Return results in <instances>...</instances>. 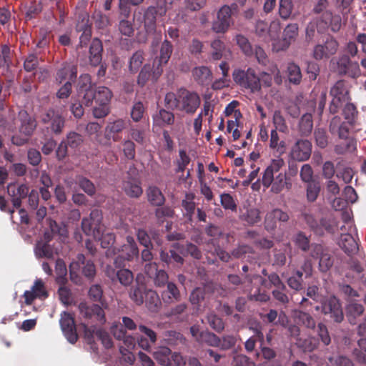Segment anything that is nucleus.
<instances>
[{
	"label": "nucleus",
	"mask_w": 366,
	"mask_h": 366,
	"mask_svg": "<svg viewBox=\"0 0 366 366\" xmlns=\"http://www.w3.org/2000/svg\"><path fill=\"white\" fill-rule=\"evenodd\" d=\"M207 321L209 326L218 333L222 332L224 330L223 320L215 314H209L207 316Z\"/></svg>",
	"instance_id": "052dcab7"
},
{
	"label": "nucleus",
	"mask_w": 366,
	"mask_h": 366,
	"mask_svg": "<svg viewBox=\"0 0 366 366\" xmlns=\"http://www.w3.org/2000/svg\"><path fill=\"white\" fill-rule=\"evenodd\" d=\"M76 182L79 187L89 196H93L96 193V187L93 182L86 177L78 176Z\"/></svg>",
	"instance_id": "8fccbe9b"
},
{
	"label": "nucleus",
	"mask_w": 366,
	"mask_h": 366,
	"mask_svg": "<svg viewBox=\"0 0 366 366\" xmlns=\"http://www.w3.org/2000/svg\"><path fill=\"white\" fill-rule=\"evenodd\" d=\"M342 26V19L340 15L333 14L331 11L324 12L320 17L310 21L305 29V39L307 42L313 41L316 30L318 33H324L328 29L334 32H338Z\"/></svg>",
	"instance_id": "f03ea898"
},
{
	"label": "nucleus",
	"mask_w": 366,
	"mask_h": 366,
	"mask_svg": "<svg viewBox=\"0 0 366 366\" xmlns=\"http://www.w3.org/2000/svg\"><path fill=\"white\" fill-rule=\"evenodd\" d=\"M302 282L303 274L300 270H296L287 280L288 286L296 291H300L302 289Z\"/></svg>",
	"instance_id": "5fc2aeb1"
},
{
	"label": "nucleus",
	"mask_w": 366,
	"mask_h": 366,
	"mask_svg": "<svg viewBox=\"0 0 366 366\" xmlns=\"http://www.w3.org/2000/svg\"><path fill=\"white\" fill-rule=\"evenodd\" d=\"M294 318L297 323L302 324L308 329H314L315 327L316 322L309 313L296 310L294 314Z\"/></svg>",
	"instance_id": "a19ab883"
},
{
	"label": "nucleus",
	"mask_w": 366,
	"mask_h": 366,
	"mask_svg": "<svg viewBox=\"0 0 366 366\" xmlns=\"http://www.w3.org/2000/svg\"><path fill=\"white\" fill-rule=\"evenodd\" d=\"M175 247L184 256L190 255L196 259H200L202 258L201 250L197 245L191 242H187L185 244H175Z\"/></svg>",
	"instance_id": "f704fd0d"
},
{
	"label": "nucleus",
	"mask_w": 366,
	"mask_h": 366,
	"mask_svg": "<svg viewBox=\"0 0 366 366\" xmlns=\"http://www.w3.org/2000/svg\"><path fill=\"white\" fill-rule=\"evenodd\" d=\"M284 165L285 162L282 158L273 159L262 176V184L267 188L271 186V191L276 194L281 192L285 188L290 189L292 187V183L286 174L279 173L276 177H274Z\"/></svg>",
	"instance_id": "7ed1b4c3"
},
{
	"label": "nucleus",
	"mask_w": 366,
	"mask_h": 366,
	"mask_svg": "<svg viewBox=\"0 0 366 366\" xmlns=\"http://www.w3.org/2000/svg\"><path fill=\"white\" fill-rule=\"evenodd\" d=\"M330 94L340 100L346 102L350 99L349 85L345 80L337 81L330 89Z\"/></svg>",
	"instance_id": "c85d7f7f"
},
{
	"label": "nucleus",
	"mask_w": 366,
	"mask_h": 366,
	"mask_svg": "<svg viewBox=\"0 0 366 366\" xmlns=\"http://www.w3.org/2000/svg\"><path fill=\"white\" fill-rule=\"evenodd\" d=\"M112 96V92L108 87L99 86L96 89V103L98 104L109 105Z\"/></svg>",
	"instance_id": "79ce46f5"
},
{
	"label": "nucleus",
	"mask_w": 366,
	"mask_h": 366,
	"mask_svg": "<svg viewBox=\"0 0 366 366\" xmlns=\"http://www.w3.org/2000/svg\"><path fill=\"white\" fill-rule=\"evenodd\" d=\"M318 226L320 231L315 232L317 234H323L324 231L333 234L337 228V223L332 218L322 217L319 219Z\"/></svg>",
	"instance_id": "37998d69"
},
{
	"label": "nucleus",
	"mask_w": 366,
	"mask_h": 366,
	"mask_svg": "<svg viewBox=\"0 0 366 366\" xmlns=\"http://www.w3.org/2000/svg\"><path fill=\"white\" fill-rule=\"evenodd\" d=\"M102 212L99 209L91 211L89 217L81 220V229L87 236H92L94 239H99L104 232V227L102 224Z\"/></svg>",
	"instance_id": "39448f33"
},
{
	"label": "nucleus",
	"mask_w": 366,
	"mask_h": 366,
	"mask_svg": "<svg viewBox=\"0 0 366 366\" xmlns=\"http://www.w3.org/2000/svg\"><path fill=\"white\" fill-rule=\"evenodd\" d=\"M337 71L340 75H347L355 78L360 74L357 62L352 61L348 56L343 55L337 61Z\"/></svg>",
	"instance_id": "dca6fc26"
},
{
	"label": "nucleus",
	"mask_w": 366,
	"mask_h": 366,
	"mask_svg": "<svg viewBox=\"0 0 366 366\" xmlns=\"http://www.w3.org/2000/svg\"><path fill=\"white\" fill-rule=\"evenodd\" d=\"M164 105L171 110H179L189 114L196 112L201 104L199 95L182 87L176 93L168 92L164 97Z\"/></svg>",
	"instance_id": "f257e3e1"
},
{
	"label": "nucleus",
	"mask_w": 366,
	"mask_h": 366,
	"mask_svg": "<svg viewBox=\"0 0 366 366\" xmlns=\"http://www.w3.org/2000/svg\"><path fill=\"white\" fill-rule=\"evenodd\" d=\"M162 297L164 303L171 304L179 302L181 299V294L177 285L170 282L167 283V290L162 292Z\"/></svg>",
	"instance_id": "7c9ffc66"
},
{
	"label": "nucleus",
	"mask_w": 366,
	"mask_h": 366,
	"mask_svg": "<svg viewBox=\"0 0 366 366\" xmlns=\"http://www.w3.org/2000/svg\"><path fill=\"white\" fill-rule=\"evenodd\" d=\"M36 38V46L37 48L44 49L48 46L50 43V31L46 28H40Z\"/></svg>",
	"instance_id": "4d7b16f0"
},
{
	"label": "nucleus",
	"mask_w": 366,
	"mask_h": 366,
	"mask_svg": "<svg viewBox=\"0 0 366 366\" xmlns=\"http://www.w3.org/2000/svg\"><path fill=\"white\" fill-rule=\"evenodd\" d=\"M363 312V305L357 302L350 303L346 308L347 317L351 324H355L356 317L362 315Z\"/></svg>",
	"instance_id": "c03bdc74"
},
{
	"label": "nucleus",
	"mask_w": 366,
	"mask_h": 366,
	"mask_svg": "<svg viewBox=\"0 0 366 366\" xmlns=\"http://www.w3.org/2000/svg\"><path fill=\"white\" fill-rule=\"evenodd\" d=\"M66 144L71 149H76L83 143L84 138L81 134L70 132L66 134V139H64Z\"/></svg>",
	"instance_id": "e2e57ef3"
},
{
	"label": "nucleus",
	"mask_w": 366,
	"mask_h": 366,
	"mask_svg": "<svg viewBox=\"0 0 366 366\" xmlns=\"http://www.w3.org/2000/svg\"><path fill=\"white\" fill-rule=\"evenodd\" d=\"M117 250L118 256L115 258L114 262L117 267L123 265L124 261H131L139 255L137 245L134 239L131 236L127 237V243L117 249Z\"/></svg>",
	"instance_id": "1a4fd4ad"
},
{
	"label": "nucleus",
	"mask_w": 366,
	"mask_h": 366,
	"mask_svg": "<svg viewBox=\"0 0 366 366\" xmlns=\"http://www.w3.org/2000/svg\"><path fill=\"white\" fill-rule=\"evenodd\" d=\"M287 73L288 79L290 83L296 85L300 84L302 76L301 69L297 64L294 62L289 63L287 66Z\"/></svg>",
	"instance_id": "49530a36"
},
{
	"label": "nucleus",
	"mask_w": 366,
	"mask_h": 366,
	"mask_svg": "<svg viewBox=\"0 0 366 366\" xmlns=\"http://www.w3.org/2000/svg\"><path fill=\"white\" fill-rule=\"evenodd\" d=\"M340 246L349 255L358 251V244L350 234H342L341 235Z\"/></svg>",
	"instance_id": "2f4dec72"
},
{
	"label": "nucleus",
	"mask_w": 366,
	"mask_h": 366,
	"mask_svg": "<svg viewBox=\"0 0 366 366\" xmlns=\"http://www.w3.org/2000/svg\"><path fill=\"white\" fill-rule=\"evenodd\" d=\"M144 59L143 51H137L129 59V69L132 73H137L142 66Z\"/></svg>",
	"instance_id": "603ef678"
},
{
	"label": "nucleus",
	"mask_w": 366,
	"mask_h": 366,
	"mask_svg": "<svg viewBox=\"0 0 366 366\" xmlns=\"http://www.w3.org/2000/svg\"><path fill=\"white\" fill-rule=\"evenodd\" d=\"M89 297L94 302H98L104 305V300L103 298V290L99 285H93L89 290Z\"/></svg>",
	"instance_id": "338daca9"
},
{
	"label": "nucleus",
	"mask_w": 366,
	"mask_h": 366,
	"mask_svg": "<svg viewBox=\"0 0 366 366\" xmlns=\"http://www.w3.org/2000/svg\"><path fill=\"white\" fill-rule=\"evenodd\" d=\"M269 147L279 154H283L285 151V142L280 140L277 130L272 129L270 133Z\"/></svg>",
	"instance_id": "09e8293b"
},
{
	"label": "nucleus",
	"mask_w": 366,
	"mask_h": 366,
	"mask_svg": "<svg viewBox=\"0 0 366 366\" xmlns=\"http://www.w3.org/2000/svg\"><path fill=\"white\" fill-rule=\"evenodd\" d=\"M155 217L159 223L162 224L166 218H172L174 215V210L169 206L158 207L154 211Z\"/></svg>",
	"instance_id": "864d4df0"
},
{
	"label": "nucleus",
	"mask_w": 366,
	"mask_h": 366,
	"mask_svg": "<svg viewBox=\"0 0 366 366\" xmlns=\"http://www.w3.org/2000/svg\"><path fill=\"white\" fill-rule=\"evenodd\" d=\"M241 341L239 335H224L220 337L219 347L222 350H228L234 348L238 342Z\"/></svg>",
	"instance_id": "a18cd8bd"
},
{
	"label": "nucleus",
	"mask_w": 366,
	"mask_h": 366,
	"mask_svg": "<svg viewBox=\"0 0 366 366\" xmlns=\"http://www.w3.org/2000/svg\"><path fill=\"white\" fill-rule=\"evenodd\" d=\"M171 354L172 351L169 347H162L154 352V358L162 365L172 366Z\"/></svg>",
	"instance_id": "ea45409f"
},
{
	"label": "nucleus",
	"mask_w": 366,
	"mask_h": 366,
	"mask_svg": "<svg viewBox=\"0 0 366 366\" xmlns=\"http://www.w3.org/2000/svg\"><path fill=\"white\" fill-rule=\"evenodd\" d=\"M211 56L213 60H219L222 59L225 45L222 41L219 39H214L211 43Z\"/></svg>",
	"instance_id": "13d9d810"
},
{
	"label": "nucleus",
	"mask_w": 366,
	"mask_h": 366,
	"mask_svg": "<svg viewBox=\"0 0 366 366\" xmlns=\"http://www.w3.org/2000/svg\"><path fill=\"white\" fill-rule=\"evenodd\" d=\"M35 254L37 257L53 259L54 256V248L47 242H38L35 247Z\"/></svg>",
	"instance_id": "58836bf2"
},
{
	"label": "nucleus",
	"mask_w": 366,
	"mask_h": 366,
	"mask_svg": "<svg viewBox=\"0 0 366 366\" xmlns=\"http://www.w3.org/2000/svg\"><path fill=\"white\" fill-rule=\"evenodd\" d=\"M69 269L71 280H73L76 269H81L84 276L88 279H93L96 275V267L93 261L86 260L83 254H77L76 260L70 264Z\"/></svg>",
	"instance_id": "9d476101"
},
{
	"label": "nucleus",
	"mask_w": 366,
	"mask_h": 366,
	"mask_svg": "<svg viewBox=\"0 0 366 366\" xmlns=\"http://www.w3.org/2000/svg\"><path fill=\"white\" fill-rule=\"evenodd\" d=\"M338 47V41L333 36H328L322 43L314 46L312 56L317 61L328 59L336 54Z\"/></svg>",
	"instance_id": "423d86ee"
},
{
	"label": "nucleus",
	"mask_w": 366,
	"mask_h": 366,
	"mask_svg": "<svg viewBox=\"0 0 366 366\" xmlns=\"http://www.w3.org/2000/svg\"><path fill=\"white\" fill-rule=\"evenodd\" d=\"M77 31H81L82 34L79 37L80 44L81 46L86 44V42L91 37V28L89 24V16L84 14L79 16L77 24L76 25Z\"/></svg>",
	"instance_id": "bb28decb"
},
{
	"label": "nucleus",
	"mask_w": 366,
	"mask_h": 366,
	"mask_svg": "<svg viewBox=\"0 0 366 366\" xmlns=\"http://www.w3.org/2000/svg\"><path fill=\"white\" fill-rule=\"evenodd\" d=\"M29 191V187L24 184L17 187L15 182H11L7 185V193L11 197L13 206L17 209L21 206V199L27 197Z\"/></svg>",
	"instance_id": "6ab92c4d"
},
{
	"label": "nucleus",
	"mask_w": 366,
	"mask_h": 366,
	"mask_svg": "<svg viewBox=\"0 0 366 366\" xmlns=\"http://www.w3.org/2000/svg\"><path fill=\"white\" fill-rule=\"evenodd\" d=\"M322 312L329 315L334 322L340 323L344 319L341 305L335 297H330L322 302Z\"/></svg>",
	"instance_id": "9b49d317"
},
{
	"label": "nucleus",
	"mask_w": 366,
	"mask_h": 366,
	"mask_svg": "<svg viewBox=\"0 0 366 366\" xmlns=\"http://www.w3.org/2000/svg\"><path fill=\"white\" fill-rule=\"evenodd\" d=\"M264 335L257 329L254 330V335L250 337L244 343V347L247 352H252L256 345L257 341L263 342Z\"/></svg>",
	"instance_id": "69168bd1"
},
{
	"label": "nucleus",
	"mask_w": 366,
	"mask_h": 366,
	"mask_svg": "<svg viewBox=\"0 0 366 366\" xmlns=\"http://www.w3.org/2000/svg\"><path fill=\"white\" fill-rule=\"evenodd\" d=\"M77 77V66L71 63H64L56 73L55 81L61 84L64 81L74 82Z\"/></svg>",
	"instance_id": "412c9836"
},
{
	"label": "nucleus",
	"mask_w": 366,
	"mask_h": 366,
	"mask_svg": "<svg viewBox=\"0 0 366 366\" xmlns=\"http://www.w3.org/2000/svg\"><path fill=\"white\" fill-rule=\"evenodd\" d=\"M48 296V292L41 279L35 280L31 290H26L24 293V302L26 305H31L36 299H45Z\"/></svg>",
	"instance_id": "a211bd4d"
},
{
	"label": "nucleus",
	"mask_w": 366,
	"mask_h": 366,
	"mask_svg": "<svg viewBox=\"0 0 366 366\" xmlns=\"http://www.w3.org/2000/svg\"><path fill=\"white\" fill-rule=\"evenodd\" d=\"M199 342L205 343L212 347H219L220 345V337L213 332L202 331Z\"/></svg>",
	"instance_id": "3c124183"
},
{
	"label": "nucleus",
	"mask_w": 366,
	"mask_h": 366,
	"mask_svg": "<svg viewBox=\"0 0 366 366\" xmlns=\"http://www.w3.org/2000/svg\"><path fill=\"white\" fill-rule=\"evenodd\" d=\"M147 195L149 202L156 207L164 205L165 197L159 188L156 186H150L147 190Z\"/></svg>",
	"instance_id": "473e14b6"
},
{
	"label": "nucleus",
	"mask_w": 366,
	"mask_h": 366,
	"mask_svg": "<svg viewBox=\"0 0 366 366\" xmlns=\"http://www.w3.org/2000/svg\"><path fill=\"white\" fill-rule=\"evenodd\" d=\"M154 123L159 127L172 125L174 122V114L164 109H159V112L153 117Z\"/></svg>",
	"instance_id": "72a5a7b5"
},
{
	"label": "nucleus",
	"mask_w": 366,
	"mask_h": 366,
	"mask_svg": "<svg viewBox=\"0 0 366 366\" xmlns=\"http://www.w3.org/2000/svg\"><path fill=\"white\" fill-rule=\"evenodd\" d=\"M145 303L148 310L151 312H157L161 306V301L158 294L152 290H147L145 296Z\"/></svg>",
	"instance_id": "e433bc0d"
},
{
	"label": "nucleus",
	"mask_w": 366,
	"mask_h": 366,
	"mask_svg": "<svg viewBox=\"0 0 366 366\" xmlns=\"http://www.w3.org/2000/svg\"><path fill=\"white\" fill-rule=\"evenodd\" d=\"M103 46L102 41L98 39L92 40L89 47V61L93 66L99 65L102 60Z\"/></svg>",
	"instance_id": "cd10ccee"
},
{
	"label": "nucleus",
	"mask_w": 366,
	"mask_h": 366,
	"mask_svg": "<svg viewBox=\"0 0 366 366\" xmlns=\"http://www.w3.org/2000/svg\"><path fill=\"white\" fill-rule=\"evenodd\" d=\"M311 256L313 258H319V267L321 272H327L333 265V259L327 249L322 244H317L312 246Z\"/></svg>",
	"instance_id": "2eb2a0df"
},
{
	"label": "nucleus",
	"mask_w": 366,
	"mask_h": 366,
	"mask_svg": "<svg viewBox=\"0 0 366 366\" xmlns=\"http://www.w3.org/2000/svg\"><path fill=\"white\" fill-rule=\"evenodd\" d=\"M173 51L172 43L165 39L161 45L159 54L154 60L152 76L155 81L162 75L163 67L168 63Z\"/></svg>",
	"instance_id": "0eeeda50"
},
{
	"label": "nucleus",
	"mask_w": 366,
	"mask_h": 366,
	"mask_svg": "<svg viewBox=\"0 0 366 366\" xmlns=\"http://www.w3.org/2000/svg\"><path fill=\"white\" fill-rule=\"evenodd\" d=\"M234 81L239 86L251 92L255 93L261 90L260 78L254 69L249 67L247 70L234 69L232 72Z\"/></svg>",
	"instance_id": "20e7f679"
},
{
	"label": "nucleus",
	"mask_w": 366,
	"mask_h": 366,
	"mask_svg": "<svg viewBox=\"0 0 366 366\" xmlns=\"http://www.w3.org/2000/svg\"><path fill=\"white\" fill-rule=\"evenodd\" d=\"M313 129L312 116L310 113H306L302 116L299 122V132L302 137L309 136Z\"/></svg>",
	"instance_id": "4c0bfd02"
},
{
	"label": "nucleus",
	"mask_w": 366,
	"mask_h": 366,
	"mask_svg": "<svg viewBox=\"0 0 366 366\" xmlns=\"http://www.w3.org/2000/svg\"><path fill=\"white\" fill-rule=\"evenodd\" d=\"M290 219L289 214L280 209H274L266 214L264 228L267 231H273L277 227V222H287Z\"/></svg>",
	"instance_id": "5701e85b"
},
{
	"label": "nucleus",
	"mask_w": 366,
	"mask_h": 366,
	"mask_svg": "<svg viewBox=\"0 0 366 366\" xmlns=\"http://www.w3.org/2000/svg\"><path fill=\"white\" fill-rule=\"evenodd\" d=\"M59 323L67 340L70 343L74 344L78 340V335L76 333L74 318L72 315L67 312H63L61 314Z\"/></svg>",
	"instance_id": "ddd939ff"
},
{
	"label": "nucleus",
	"mask_w": 366,
	"mask_h": 366,
	"mask_svg": "<svg viewBox=\"0 0 366 366\" xmlns=\"http://www.w3.org/2000/svg\"><path fill=\"white\" fill-rule=\"evenodd\" d=\"M94 88V84L92 81V76L89 74H82L79 76L76 85V92L79 96H81L82 92H86L88 89Z\"/></svg>",
	"instance_id": "de8ad7c7"
},
{
	"label": "nucleus",
	"mask_w": 366,
	"mask_h": 366,
	"mask_svg": "<svg viewBox=\"0 0 366 366\" xmlns=\"http://www.w3.org/2000/svg\"><path fill=\"white\" fill-rule=\"evenodd\" d=\"M144 0H119V8L120 15L127 18L131 13V6H137L143 2Z\"/></svg>",
	"instance_id": "6e6d98bb"
},
{
	"label": "nucleus",
	"mask_w": 366,
	"mask_h": 366,
	"mask_svg": "<svg viewBox=\"0 0 366 366\" xmlns=\"http://www.w3.org/2000/svg\"><path fill=\"white\" fill-rule=\"evenodd\" d=\"M299 26L296 23L288 24L283 31L282 39L275 45L277 51L286 50L298 35Z\"/></svg>",
	"instance_id": "4be33fe9"
},
{
	"label": "nucleus",
	"mask_w": 366,
	"mask_h": 366,
	"mask_svg": "<svg viewBox=\"0 0 366 366\" xmlns=\"http://www.w3.org/2000/svg\"><path fill=\"white\" fill-rule=\"evenodd\" d=\"M127 127V121L123 119H117L114 121H109L105 127V137L114 142L121 141L120 134Z\"/></svg>",
	"instance_id": "aec40b11"
},
{
	"label": "nucleus",
	"mask_w": 366,
	"mask_h": 366,
	"mask_svg": "<svg viewBox=\"0 0 366 366\" xmlns=\"http://www.w3.org/2000/svg\"><path fill=\"white\" fill-rule=\"evenodd\" d=\"M312 143L307 139H299L292 146L291 157L294 160L304 162L310 157Z\"/></svg>",
	"instance_id": "f3484780"
},
{
	"label": "nucleus",
	"mask_w": 366,
	"mask_h": 366,
	"mask_svg": "<svg viewBox=\"0 0 366 366\" xmlns=\"http://www.w3.org/2000/svg\"><path fill=\"white\" fill-rule=\"evenodd\" d=\"M79 310L81 314L86 318L95 317L99 322H104L106 321L104 312L102 307L98 305L88 306L86 304L81 303Z\"/></svg>",
	"instance_id": "a878e982"
},
{
	"label": "nucleus",
	"mask_w": 366,
	"mask_h": 366,
	"mask_svg": "<svg viewBox=\"0 0 366 366\" xmlns=\"http://www.w3.org/2000/svg\"><path fill=\"white\" fill-rule=\"evenodd\" d=\"M192 74L197 84L202 86H209L212 81V71L206 66L194 67Z\"/></svg>",
	"instance_id": "b1692460"
},
{
	"label": "nucleus",
	"mask_w": 366,
	"mask_h": 366,
	"mask_svg": "<svg viewBox=\"0 0 366 366\" xmlns=\"http://www.w3.org/2000/svg\"><path fill=\"white\" fill-rule=\"evenodd\" d=\"M307 199L309 202H315L320 192V184L317 181L310 182L306 188Z\"/></svg>",
	"instance_id": "bf43d9fd"
},
{
	"label": "nucleus",
	"mask_w": 366,
	"mask_h": 366,
	"mask_svg": "<svg viewBox=\"0 0 366 366\" xmlns=\"http://www.w3.org/2000/svg\"><path fill=\"white\" fill-rule=\"evenodd\" d=\"M232 23L229 6L224 5L217 11V19L213 21L212 29L216 33H225Z\"/></svg>",
	"instance_id": "4468645a"
},
{
	"label": "nucleus",
	"mask_w": 366,
	"mask_h": 366,
	"mask_svg": "<svg viewBox=\"0 0 366 366\" xmlns=\"http://www.w3.org/2000/svg\"><path fill=\"white\" fill-rule=\"evenodd\" d=\"M167 12L164 0H158L157 6L148 7L144 15V23L146 31L148 34H153L156 31L157 16H163Z\"/></svg>",
	"instance_id": "6e6552de"
},
{
	"label": "nucleus",
	"mask_w": 366,
	"mask_h": 366,
	"mask_svg": "<svg viewBox=\"0 0 366 366\" xmlns=\"http://www.w3.org/2000/svg\"><path fill=\"white\" fill-rule=\"evenodd\" d=\"M166 339L169 345H184L186 339L183 335L177 331H168L166 334Z\"/></svg>",
	"instance_id": "680f3d73"
},
{
	"label": "nucleus",
	"mask_w": 366,
	"mask_h": 366,
	"mask_svg": "<svg viewBox=\"0 0 366 366\" xmlns=\"http://www.w3.org/2000/svg\"><path fill=\"white\" fill-rule=\"evenodd\" d=\"M356 107L352 103H347L343 108L342 114L349 124H353L357 117Z\"/></svg>",
	"instance_id": "0e129e2a"
},
{
	"label": "nucleus",
	"mask_w": 366,
	"mask_h": 366,
	"mask_svg": "<svg viewBox=\"0 0 366 366\" xmlns=\"http://www.w3.org/2000/svg\"><path fill=\"white\" fill-rule=\"evenodd\" d=\"M42 122L49 124V129L54 134H60L65 126V119L61 114L54 109H49L42 116Z\"/></svg>",
	"instance_id": "f8f14e48"
},
{
	"label": "nucleus",
	"mask_w": 366,
	"mask_h": 366,
	"mask_svg": "<svg viewBox=\"0 0 366 366\" xmlns=\"http://www.w3.org/2000/svg\"><path fill=\"white\" fill-rule=\"evenodd\" d=\"M19 119L21 122L20 132L27 137L31 136L36 127L35 119L30 116L26 110H21L19 112Z\"/></svg>",
	"instance_id": "393cba45"
},
{
	"label": "nucleus",
	"mask_w": 366,
	"mask_h": 366,
	"mask_svg": "<svg viewBox=\"0 0 366 366\" xmlns=\"http://www.w3.org/2000/svg\"><path fill=\"white\" fill-rule=\"evenodd\" d=\"M147 291V286L143 282H139L138 278L137 279V284L132 286L130 289L129 297L132 301L137 305H141L144 303V296Z\"/></svg>",
	"instance_id": "c756f323"
},
{
	"label": "nucleus",
	"mask_w": 366,
	"mask_h": 366,
	"mask_svg": "<svg viewBox=\"0 0 366 366\" xmlns=\"http://www.w3.org/2000/svg\"><path fill=\"white\" fill-rule=\"evenodd\" d=\"M122 187L125 193L131 197H139L143 192L140 182L134 179L124 181Z\"/></svg>",
	"instance_id": "c9c22d12"
},
{
	"label": "nucleus",
	"mask_w": 366,
	"mask_h": 366,
	"mask_svg": "<svg viewBox=\"0 0 366 366\" xmlns=\"http://www.w3.org/2000/svg\"><path fill=\"white\" fill-rule=\"evenodd\" d=\"M232 365L233 366H252L253 363L247 355L237 354L236 351H233Z\"/></svg>",
	"instance_id": "774afa93"
}]
</instances>
